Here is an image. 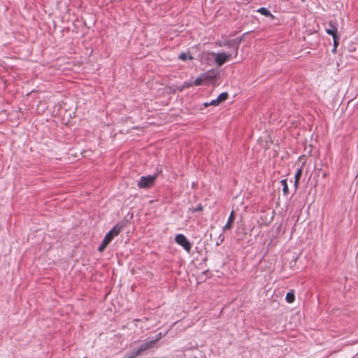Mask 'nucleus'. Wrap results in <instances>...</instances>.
I'll use <instances>...</instances> for the list:
<instances>
[{
  "instance_id": "9",
  "label": "nucleus",
  "mask_w": 358,
  "mask_h": 358,
  "mask_svg": "<svg viewBox=\"0 0 358 358\" xmlns=\"http://www.w3.org/2000/svg\"><path fill=\"white\" fill-rule=\"evenodd\" d=\"M301 175H302V169H299L297 170L296 173H295V176H294V179H295L294 186H295L296 189H297L299 187V182L300 178L301 177Z\"/></svg>"
},
{
  "instance_id": "17",
  "label": "nucleus",
  "mask_w": 358,
  "mask_h": 358,
  "mask_svg": "<svg viewBox=\"0 0 358 358\" xmlns=\"http://www.w3.org/2000/svg\"><path fill=\"white\" fill-rule=\"evenodd\" d=\"M164 336V335L162 334V332L159 333L157 336H156V338L155 339H154L153 341H155V343L159 341L162 337Z\"/></svg>"
},
{
  "instance_id": "1",
  "label": "nucleus",
  "mask_w": 358,
  "mask_h": 358,
  "mask_svg": "<svg viewBox=\"0 0 358 358\" xmlns=\"http://www.w3.org/2000/svg\"><path fill=\"white\" fill-rule=\"evenodd\" d=\"M122 229V227L116 224L105 236L101 244L98 248L99 252H103L114 237L117 236Z\"/></svg>"
},
{
  "instance_id": "3",
  "label": "nucleus",
  "mask_w": 358,
  "mask_h": 358,
  "mask_svg": "<svg viewBox=\"0 0 358 358\" xmlns=\"http://www.w3.org/2000/svg\"><path fill=\"white\" fill-rule=\"evenodd\" d=\"M210 55L215 57V62L218 66H222L224 63L234 58V54L226 52H211Z\"/></svg>"
},
{
  "instance_id": "11",
  "label": "nucleus",
  "mask_w": 358,
  "mask_h": 358,
  "mask_svg": "<svg viewBox=\"0 0 358 358\" xmlns=\"http://www.w3.org/2000/svg\"><path fill=\"white\" fill-rule=\"evenodd\" d=\"M229 94L227 92L221 93L217 98L218 102L220 103L227 99Z\"/></svg>"
},
{
  "instance_id": "6",
  "label": "nucleus",
  "mask_w": 358,
  "mask_h": 358,
  "mask_svg": "<svg viewBox=\"0 0 358 358\" xmlns=\"http://www.w3.org/2000/svg\"><path fill=\"white\" fill-rule=\"evenodd\" d=\"M329 27L328 28H326L325 31L326 32L329 34V35H331V36H336L338 35V29L337 27L334 24L333 22L330 21L329 22Z\"/></svg>"
},
{
  "instance_id": "16",
  "label": "nucleus",
  "mask_w": 358,
  "mask_h": 358,
  "mask_svg": "<svg viewBox=\"0 0 358 358\" xmlns=\"http://www.w3.org/2000/svg\"><path fill=\"white\" fill-rule=\"evenodd\" d=\"M178 58L181 60H186L187 59V55L185 53V52H182L181 54H180V55L178 56Z\"/></svg>"
},
{
  "instance_id": "5",
  "label": "nucleus",
  "mask_w": 358,
  "mask_h": 358,
  "mask_svg": "<svg viewBox=\"0 0 358 358\" xmlns=\"http://www.w3.org/2000/svg\"><path fill=\"white\" fill-rule=\"evenodd\" d=\"M175 241L176 243L181 245L187 252H190L192 245L183 234H178L175 238Z\"/></svg>"
},
{
  "instance_id": "21",
  "label": "nucleus",
  "mask_w": 358,
  "mask_h": 358,
  "mask_svg": "<svg viewBox=\"0 0 358 358\" xmlns=\"http://www.w3.org/2000/svg\"><path fill=\"white\" fill-rule=\"evenodd\" d=\"M189 59H193V57H192V56H189Z\"/></svg>"
},
{
  "instance_id": "10",
  "label": "nucleus",
  "mask_w": 358,
  "mask_h": 358,
  "mask_svg": "<svg viewBox=\"0 0 358 358\" xmlns=\"http://www.w3.org/2000/svg\"><path fill=\"white\" fill-rule=\"evenodd\" d=\"M281 185H282V192L284 195H287L289 193V188L287 182V179H283L280 181Z\"/></svg>"
},
{
  "instance_id": "4",
  "label": "nucleus",
  "mask_w": 358,
  "mask_h": 358,
  "mask_svg": "<svg viewBox=\"0 0 358 358\" xmlns=\"http://www.w3.org/2000/svg\"><path fill=\"white\" fill-rule=\"evenodd\" d=\"M157 175L142 176L138 182L139 188H149L153 186Z\"/></svg>"
},
{
  "instance_id": "2",
  "label": "nucleus",
  "mask_w": 358,
  "mask_h": 358,
  "mask_svg": "<svg viewBox=\"0 0 358 358\" xmlns=\"http://www.w3.org/2000/svg\"><path fill=\"white\" fill-rule=\"evenodd\" d=\"M239 42L236 39L226 40V41H217L215 43V45L217 47H228L232 48L234 50V57H236L238 55Z\"/></svg>"
},
{
  "instance_id": "18",
  "label": "nucleus",
  "mask_w": 358,
  "mask_h": 358,
  "mask_svg": "<svg viewBox=\"0 0 358 358\" xmlns=\"http://www.w3.org/2000/svg\"><path fill=\"white\" fill-rule=\"evenodd\" d=\"M219 104H220V103L218 102V101H217V99H215V100L211 101L209 103V105H210V106H217V105H219Z\"/></svg>"
},
{
  "instance_id": "13",
  "label": "nucleus",
  "mask_w": 358,
  "mask_h": 358,
  "mask_svg": "<svg viewBox=\"0 0 358 358\" xmlns=\"http://www.w3.org/2000/svg\"><path fill=\"white\" fill-rule=\"evenodd\" d=\"M206 76H204V78H197L194 81V85L195 86H199L201 85L202 83H203V81L204 80L206 79Z\"/></svg>"
},
{
  "instance_id": "19",
  "label": "nucleus",
  "mask_w": 358,
  "mask_h": 358,
  "mask_svg": "<svg viewBox=\"0 0 358 358\" xmlns=\"http://www.w3.org/2000/svg\"><path fill=\"white\" fill-rule=\"evenodd\" d=\"M337 48H338V47L334 46V48H333V49H332V50H331V52H332L334 54H335V53L336 52Z\"/></svg>"
},
{
  "instance_id": "12",
  "label": "nucleus",
  "mask_w": 358,
  "mask_h": 358,
  "mask_svg": "<svg viewBox=\"0 0 358 358\" xmlns=\"http://www.w3.org/2000/svg\"><path fill=\"white\" fill-rule=\"evenodd\" d=\"M294 300H295L294 294L293 292H288L286 295V301H287V303H292L294 301Z\"/></svg>"
},
{
  "instance_id": "8",
  "label": "nucleus",
  "mask_w": 358,
  "mask_h": 358,
  "mask_svg": "<svg viewBox=\"0 0 358 358\" xmlns=\"http://www.w3.org/2000/svg\"><path fill=\"white\" fill-rule=\"evenodd\" d=\"M257 12L264 16L271 18L272 20H273L275 18V16L266 8H264V7L259 8L257 10Z\"/></svg>"
},
{
  "instance_id": "7",
  "label": "nucleus",
  "mask_w": 358,
  "mask_h": 358,
  "mask_svg": "<svg viewBox=\"0 0 358 358\" xmlns=\"http://www.w3.org/2000/svg\"><path fill=\"white\" fill-rule=\"evenodd\" d=\"M235 219V212L232 210L229 215L227 222L224 227V230H229L232 227Z\"/></svg>"
},
{
  "instance_id": "15",
  "label": "nucleus",
  "mask_w": 358,
  "mask_h": 358,
  "mask_svg": "<svg viewBox=\"0 0 358 358\" xmlns=\"http://www.w3.org/2000/svg\"><path fill=\"white\" fill-rule=\"evenodd\" d=\"M332 37H333V40H334V46L338 47L339 45V36L336 35V36H334Z\"/></svg>"
},
{
  "instance_id": "20",
  "label": "nucleus",
  "mask_w": 358,
  "mask_h": 358,
  "mask_svg": "<svg viewBox=\"0 0 358 358\" xmlns=\"http://www.w3.org/2000/svg\"><path fill=\"white\" fill-rule=\"evenodd\" d=\"M203 106H204L205 107H208V106H209L210 105H209V103L206 102V103H203Z\"/></svg>"
},
{
  "instance_id": "14",
  "label": "nucleus",
  "mask_w": 358,
  "mask_h": 358,
  "mask_svg": "<svg viewBox=\"0 0 358 358\" xmlns=\"http://www.w3.org/2000/svg\"><path fill=\"white\" fill-rule=\"evenodd\" d=\"M203 210V206L201 204H199L195 208H191L190 211L192 213H195L197 211H202Z\"/></svg>"
},
{
  "instance_id": "22",
  "label": "nucleus",
  "mask_w": 358,
  "mask_h": 358,
  "mask_svg": "<svg viewBox=\"0 0 358 358\" xmlns=\"http://www.w3.org/2000/svg\"><path fill=\"white\" fill-rule=\"evenodd\" d=\"M194 358H196V357H194Z\"/></svg>"
}]
</instances>
